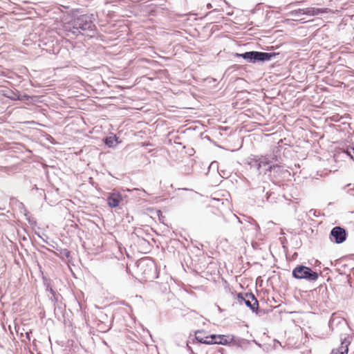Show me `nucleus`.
I'll return each mask as SVG.
<instances>
[{
	"instance_id": "1",
	"label": "nucleus",
	"mask_w": 354,
	"mask_h": 354,
	"mask_svg": "<svg viewBox=\"0 0 354 354\" xmlns=\"http://www.w3.org/2000/svg\"><path fill=\"white\" fill-rule=\"evenodd\" d=\"M95 25L92 20V15H83L75 17L65 26L66 30L73 34L80 33V31H93Z\"/></svg>"
},
{
	"instance_id": "2",
	"label": "nucleus",
	"mask_w": 354,
	"mask_h": 354,
	"mask_svg": "<svg viewBox=\"0 0 354 354\" xmlns=\"http://www.w3.org/2000/svg\"><path fill=\"white\" fill-rule=\"evenodd\" d=\"M235 56L236 57H242L249 62L256 63L259 61H269L275 56V54L271 53L249 51L242 54L236 53Z\"/></svg>"
},
{
	"instance_id": "3",
	"label": "nucleus",
	"mask_w": 354,
	"mask_h": 354,
	"mask_svg": "<svg viewBox=\"0 0 354 354\" xmlns=\"http://www.w3.org/2000/svg\"><path fill=\"white\" fill-rule=\"evenodd\" d=\"M292 276L297 279H306L309 281H316L319 275L310 268L304 266H297L292 270Z\"/></svg>"
},
{
	"instance_id": "4",
	"label": "nucleus",
	"mask_w": 354,
	"mask_h": 354,
	"mask_svg": "<svg viewBox=\"0 0 354 354\" xmlns=\"http://www.w3.org/2000/svg\"><path fill=\"white\" fill-rule=\"evenodd\" d=\"M237 300L241 304H245V306L249 307L252 312L257 311L259 303L252 293H239L237 295Z\"/></svg>"
},
{
	"instance_id": "5",
	"label": "nucleus",
	"mask_w": 354,
	"mask_h": 354,
	"mask_svg": "<svg viewBox=\"0 0 354 354\" xmlns=\"http://www.w3.org/2000/svg\"><path fill=\"white\" fill-rule=\"evenodd\" d=\"M203 331L198 330L196 332L195 336L196 339L201 343L206 344H223V340L225 339V336L223 335H212L206 337V339L202 337Z\"/></svg>"
},
{
	"instance_id": "6",
	"label": "nucleus",
	"mask_w": 354,
	"mask_h": 354,
	"mask_svg": "<svg viewBox=\"0 0 354 354\" xmlns=\"http://www.w3.org/2000/svg\"><path fill=\"white\" fill-rule=\"evenodd\" d=\"M331 241L339 244L343 243L346 239V230L341 227H335L332 229L330 234Z\"/></svg>"
},
{
	"instance_id": "7",
	"label": "nucleus",
	"mask_w": 354,
	"mask_h": 354,
	"mask_svg": "<svg viewBox=\"0 0 354 354\" xmlns=\"http://www.w3.org/2000/svg\"><path fill=\"white\" fill-rule=\"evenodd\" d=\"M122 201V196L118 193L111 194L107 198V203L111 207H116Z\"/></svg>"
},
{
	"instance_id": "8",
	"label": "nucleus",
	"mask_w": 354,
	"mask_h": 354,
	"mask_svg": "<svg viewBox=\"0 0 354 354\" xmlns=\"http://www.w3.org/2000/svg\"><path fill=\"white\" fill-rule=\"evenodd\" d=\"M350 344V342L346 339H344L341 344V346L338 348H335L332 351L330 354H347L348 353V346Z\"/></svg>"
},
{
	"instance_id": "9",
	"label": "nucleus",
	"mask_w": 354,
	"mask_h": 354,
	"mask_svg": "<svg viewBox=\"0 0 354 354\" xmlns=\"http://www.w3.org/2000/svg\"><path fill=\"white\" fill-rule=\"evenodd\" d=\"M256 166L258 170H260L261 167L268 166L270 164V160L266 156H261L258 160H255Z\"/></svg>"
},
{
	"instance_id": "10",
	"label": "nucleus",
	"mask_w": 354,
	"mask_h": 354,
	"mask_svg": "<svg viewBox=\"0 0 354 354\" xmlns=\"http://www.w3.org/2000/svg\"><path fill=\"white\" fill-rule=\"evenodd\" d=\"M327 8L326 9H320V8H310L306 12H305V14L309 15H317L321 13L328 12Z\"/></svg>"
},
{
	"instance_id": "11",
	"label": "nucleus",
	"mask_w": 354,
	"mask_h": 354,
	"mask_svg": "<svg viewBox=\"0 0 354 354\" xmlns=\"http://www.w3.org/2000/svg\"><path fill=\"white\" fill-rule=\"evenodd\" d=\"M346 152L354 160V147H348Z\"/></svg>"
},
{
	"instance_id": "12",
	"label": "nucleus",
	"mask_w": 354,
	"mask_h": 354,
	"mask_svg": "<svg viewBox=\"0 0 354 354\" xmlns=\"http://www.w3.org/2000/svg\"><path fill=\"white\" fill-rule=\"evenodd\" d=\"M281 167L277 165H269L268 168L266 169V171H269L272 172V171L274 172H278L279 170H280Z\"/></svg>"
},
{
	"instance_id": "13",
	"label": "nucleus",
	"mask_w": 354,
	"mask_h": 354,
	"mask_svg": "<svg viewBox=\"0 0 354 354\" xmlns=\"http://www.w3.org/2000/svg\"><path fill=\"white\" fill-rule=\"evenodd\" d=\"M105 143L106 145L111 147L113 143V138L111 137L106 138L105 140Z\"/></svg>"
},
{
	"instance_id": "14",
	"label": "nucleus",
	"mask_w": 354,
	"mask_h": 354,
	"mask_svg": "<svg viewBox=\"0 0 354 354\" xmlns=\"http://www.w3.org/2000/svg\"><path fill=\"white\" fill-rule=\"evenodd\" d=\"M202 337H203V338H204L205 339H206V337H207V336H205V335H204V333H203V332Z\"/></svg>"
},
{
	"instance_id": "15",
	"label": "nucleus",
	"mask_w": 354,
	"mask_h": 354,
	"mask_svg": "<svg viewBox=\"0 0 354 354\" xmlns=\"http://www.w3.org/2000/svg\"><path fill=\"white\" fill-rule=\"evenodd\" d=\"M211 7H212L211 4H209H209L207 5V8H211Z\"/></svg>"
}]
</instances>
